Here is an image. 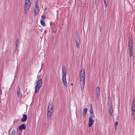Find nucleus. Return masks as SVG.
Returning <instances> with one entry per match:
<instances>
[{"instance_id":"1","label":"nucleus","mask_w":135,"mask_h":135,"mask_svg":"<svg viewBox=\"0 0 135 135\" xmlns=\"http://www.w3.org/2000/svg\"><path fill=\"white\" fill-rule=\"evenodd\" d=\"M42 80L41 79H39L36 82V85L35 86V92L37 93L39 90L42 84Z\"/></svg>"},{"instance_id":"15","label":"nucleus","mask_w":135,"mask_h":135,"mask_svg":"<svg viewBox=\"0 0 135 135\" xmlns=\"http://www.w3.org/2000/svg\"><path fill=\"white\" fill-rule=\"evenodd\" d=\"M90 113L91 115L90 116H95L94 115V112L93 109L92 105L91 104V108L90 109Z\"/></svg>"},{"instance_id":"11","label":"nucleus","mask_w":135,"mask_h":135,"mask_svg":"<svg viewBox=\"0 0 135 135\" xmlns=\"http://www.w3.org/2000/svg\"><path fill=\"white\" fill-rule=\"evenodd\" d=\"M133 44L131 42L129 44V51H132L133 50Z\"/></svg>"},{"instance_id":"3","label":"nucleus","mask_w":135,"mask_h":135,"mask_svg":"<svg viewBox=\"0 0 135 135\" xmlns=\"http://www.w3.org/2000/svg\"><path fill=\"white\" fill-rule=\"evenodd\" d=\"M95 116H90L89 118L88 126L89 127H91L94 122V120H93V118H94Z\"/></svg>"},{"instance_id":"18","label":"nucleus","mask_w":135,"mask_h":135,"mask_svg":"<svg viewBox=\"0 0 135 135\" xmlns=\"http://www.w3.org/2000/svg\"><path fill=\"white\" fill-rule=\"evenodd\" d=\"M135 109V100H133L132 102V109Z\"/></svg>"},{"instance_id":"34","label":"nucleus","mask_w":135,"mask_h":135,"mask_svg":"<svg viewBox=\"0 0 135 135\" xmlns=\"http://www.w3.org/2000/svg\"><path fill=\"white\" fill-rule=\"evenodd\" d=\"M16 46V50H18V47L19 46Z\"/></svg>"},{"instance_id":"16","label":"nucleus","mask_w":135,"mask_h":135,"mask_svg":"<svg viewBox=\"0 0 135 135\" xmlns=\"http://www.w3.org/2000/svg\"><path fill=\"white\" fill-rule=\"evenodd\" d=\"M131 114L133 118L134 119L135 118V109H132Z\"/></svg>"},{"instance_id":"26","label":"nucleus","mask_w":135,"mask_h":135,"mask_svg":"<svg viewBox=\"0 0 135 135\" xmlns=\"http://www.w3.org/2000/svg\"><path fill=\"white\" fill-rule=\"evenodd\" d=\"M104 1L105 5V7L106 8L107 7V6L108 4V2L107 3L106 2V0H104Z\"/></svg>"},{"instance_id":"29","label":"nucleus","mask_w":135,"mask_h":135,"mask_svg":"<svg viewBox=\"0 0 135 135\" xmlns=\"http://www.w3.org/2000/svg\"><path fill=\"white\" fill-rule=\"evenodd\" d=\"M83 111L84 112L87 113L88 111V109L86 108H85L84 109Z\"/></svg>"},{"instance_id":"32","label":"nucleus","mask_w":135,"mask_h":135,"mask_svg":"<svg viewBox=\"0 0 135 135\" xmlns=\"http://www.w3.org/2000/svg\"><path fill=\"white\" fill-rule=\"evenodd\" d=\"M38 6H37V5H35V9H38Z\"/></svg>"},{"instance_id":"23","label":"nucleus","mask_w":135,"mask_h":135,"mask_svg":"<svg viewBox=\"0 0 135 135\" xmlns=\"http://www.w3.org/2000/svg\"><path fill=\"white\" fill-rule=\"evenodd\" d=\"M85 81H80V85H84Z\"/></svg>"},{"instance_id":"19","label":"nucleus","mask_w":135,"mask_h":135,"mask_svg":"<svg viewBox=\"0 0 135 135\" xmlns=\"http://www.w3.org/2000/svg\"><path fill=\"white\" fill-rule=\"evenodd\" d=\"M39 11L38 9H34V14L35 16H36L39 12Z\"/></svg>"},{"instance_id":"36","label":"nucleus","mask_w":135,"mask_h":135,"mask_svg":"<svg viewBox=\"0 0 135 135\" xmlns=\"http://www.w3.org/2000/svg\"><path fill=\"white\" fill-rule=\"evenodd\" d=\"M47 32V31L46 30H45L44 32V33H46Z\"/></svg>"},{"instance_id":"14","label":"nucleus","mask_w":135,"mask_h":135,"mask_svg":"<svg viewBox=\"0 0 135 135\" xmlns=\"http://www.w3.org/2000/svg\"><path fill=\"white\" fill-rule=\"evenodd\" d=\"M109 112L110 115L112 116L113 113V107L112 105H109Z\"/></svg>"},{"instance_id":"7","label":"nucleus","mask_w":135,"mask_h":135,"mask_svg":"<svg viewBox=\"0 0 135 135\" xmlns=\"http://www.w3.org/2000/svg\"><path fill=\"white\" fill-rule=\"evenodd\" d=\"M26 128V125L24 124H21L19 127V129L21 131L22 130L25 129Z\"/></svg>"},{"instance_id":"8","label":"nucleus","mask_w":135,"mask_h":135,"mask_svg":"<svg viewBox=\"0 0 135 135\" xmlns=\"http://www.w3.org/2000/svg\"><path fill=\"white\" fill-rule=\"evenodd\" d=\"M62 80L63 81V83L64 84V86L66 87H68V84L66 81V77H62Z\"/></svg>"},{"instance_id":"27","label":"nucleus","mask_w":135,"mask_h":135,"mask_svg":"<svg viewBox=\"0 0 135 135\" xmlns=\"http://www.w3.org/2000/svg\"><path fill=\"white\" fill-rule=\"evenodd\" d=\"M129 51V57H132V55H133V53H132V51Z\"/></svg>"},{"instance_id":"17","label":"nucleus","mask_w":135,"mask_h":135,"mask_svg":"<svg viewBox=\"0 0 135 135\" xmlns=\"http://www.w3.org/2000/svg\"><path fill=\"white\" fill-rule=\"evenodd\" d=\"M52 113H47V118L50 119H51V114Z\"/></svg>"},{"instance_id":"12","label":"nucleus","mask_w":135,"mask_h":135,"mask_svg":"<svg viewBox=\"0 0 135 135\" xmlns=\"http://www.w3.org/2000/svg\"><path fill=\"white\" fill-rule=\"evenodd\" d=\"M27 117L26 114H23V117L21 120L22 122H24L26 121L27 119Z\"/></svg>"},{"instance_id":"24","label":"nucleus","mask_w":135,"mask_h":135,"mask_svg":"<svg viewBox=\"0 0 135 135\" xmlns=\"http://www.w3.org/2000/svg\"><path fill=\"white\" fill-rule=\"evenodd\" d=\"M85 77L83 76H80V81H85Z\"/></svg>"},{"instance_id":"10","label":"nucleus","mask_w":135,"mask_h":135,"mask_svg":"<svg viewBox=\"0 0 135 135\" xmlns=\"http://www.w3.org/2000/svg\"><path fill=\"white\" fill-rule=\"evenodd\" d=\"M80 76H83L85 77V70L83 69H81L80 73Z\"/></svg>"},{"instance_id":"13","label":"nucleus","mask_w":135,"mask_h":135,"mask_svg":"<svg viewBox=\"0 0 135 135\" xmlns=\"http://www.w3.org/2000/svg\"><path fill=\"white\" fill-rule=\"evenodd\" d=\"M62 77H66V71L65 69L63 67L62 68Z\"/></svg>"},{"instance_id":"5","label":"nucleus","mask_w":135,"mask_h":135,"mask_svg":"<svg viewBox=\"0 0 135 135\" xmlns=\"http://www.w3.org/2000/svg\"><path fill=\"white\" fill-rule=\"evenodd\" d=\"M75 42L76 45V47L79 48L80 47V39L79 37H77L76 39L75 40Z\"/></svg>"},{"instance_id":"31","label":"nucleus","mask_w":135,"mask_h":135,"mask_svg":"<svg viewBox=\"0 0 135 135\" xmlns=\"http://www.w3.org/2000/svg\"><path fill=\"white\" fill-rule=\"evenodd\" d=\"M42 20L44 19L45 18V16L44 15H43L41 17Z\"/></svg>"},{"instance_id":"22","label":"nucleus","mask_w":135,"mask_h":135,"mask_svg":"<svg viewBox=\"0 0 135 135\" xmlns=\"http://www.w3.org/2000/svg\"><path fill=\"white\" fill-rule=\"evenodd\" d=\"M16 130L15 129H13L12 132V133L11 135H15Z\"/></svg>"},{"instance_id":"20","label":"nucleus","mask_w":135,"mask_h":135,"mask_svg":"<svg viewBox=\"0 0 135 135\" xmlns=\"http://www.w3.org/2000/svg\"><path fill=\"white\" fill-rule=\"evenodd\" d=\"M20 45L19 41L18 39L16 40V46H19Z\"/></svg>"},{"instance_id":"33","label":"nucleus","mask_w":135,"mask_h":135,"mask_svg":"<svg viewBox=\"0 0 135 135\" xmlns=\"http://www.w3.org/2000/svg\"><path fill=\"white\" fill-rule=\"evenodd\" d=\"M52 31L54 33H55L56 31V30L55 28H54L52 30Z\"/></svg>"},{"instance_id":"2","label":"nucleus","mask_w":135,"mask_h":135,"mask_svg":"<svg viewBox=\"0 0 135 135\" xmlns=\"http://www.w3.org/2000/svg\"><path fill=\"white\" fill-rule=\"evenodd\" d=\"M31 5L30 0H25L24 8L25 12H27L28 11Z\"/></svg>"},{"instance_id":"6","label":"nucleus","mask_w":135,"mask_h":135,"mask_svg":"<svg viewBox=\"0 0 135 135\" xmlns=\"http://www.w3.org/2000/svg\"><path fill=\"white\" fill-rule=\"evenodd\" d=\"M53 106L51 104L49 103L48 107L47 112L52 113L53 109Z\"/></svg>"},{"instance_id":"9","label":"nucleus","mask_w":135,"mask_h":135,"mask_svg":"<svg viewBox=\"0 0 135 135\" xmlns=\"http://www.w3.org/2000/svg\"><path fill=\"white\" fill-rule=\"evenodd\" d=\"M17 93L18 97L21 98L22 97V94L20 92V89L19 87H18L17 89Z\"/></svg>"},{"instance_id":"28","label":"nucleus","mask_w":135,"mask_h":135,"mask_svg":"<svg viewBox=\"0 0 135 135\" xmlns=\"http://www.w3.org/2000/svg\"><path fill=\"white\" fill-rule=\"evenodd\" d=\"M80 87L81 90L83 91L84 88V85H80Z\"/></svg>"},{"instance_id":"35","label":"nucleus","mask_w":135,"mask_h":135,"mask_svg":"<svg viewBox=\"0 0 135 135\" xmlns=\"http://www.w3.org/2000/svg\"><path fill=\"white\" fill-rule=\"evenodd\" d=\"M35 5H37V6H38V2H36L35 3Z\"/></svg>"},{"instance_id":"30","label":"nucleus","mask_w":135,"mask_h":135,"mask_svg":"<svg viewBox=\"0 0 135 135\" xmlns=\"http://www.w3.org/2000/svg\"><path fill=\"white\" fill-rule=\"evenodd\" d=\"M86 113H87L84 112L83 114V116L84 117H86Z\"/></svg>"},{"instance_id":"21","label":"nucleus","mask_w":135,"mask_h":135,"mask_svg":"<svg viewBox=\"0 0 135 135\" xmlns=\"http://www.w3.org/2000/svg\"><path fill=\"white\" fill-rule=\"evenodd\" d=\"M40 23L41 25L43 26H46V24L44 22L43 20L41 19L40 20Z\"/></svg>"},{"instance_id":"4","label":"nucleus","mask_w":135,"mask_h":135,"mask_svg":"<svg viewBox=\"0 0 135 135\" xmlns=\"http://www.w3.org/2000/svg\"><path fill=\"white\" fill-rule=\"evenodd\" d=\"M96 96L97 99H98L100 96V89L99 87L98 86L96 89Z\"/></svg>"},{"instance_id":"37","label":"nucleus","mask_w":135,"mask_h":135,"mask_svg":"<svg viewBox=\"0 0 135 135\" xmlns=\"http://www.w3.org/2000/svg\"><path fill=\"white\" fill-rule=\"evenodd\" d=\"M81 0H79V1H80V2L81 1Z\"/></svg>"},{"instance_id":"25","label":"nucleus","mask_w":135,"mask_h":135,"mask_svg":"<svg viewBox=\"0 0 135 135\" xmlns=\"http://www.w3.org/2000/svg\"><path fill=\"white\" fill-rule=\"evenodd\" d=\"M118 125V121H116L115 122V128L116 129L117 128V127Z\"/></svg>"}]
</instances>
